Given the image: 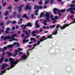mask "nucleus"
<instances>
[{
    "label": "nucleus",
    "mask_w": 75,
    "mask_h": 75,
    "mask_svg": "<svg viewBox=\"0 0 75 75\" xmlns=\"http://www.w3.org/2000/svg\"><path fill=\"white\" fill-rule=\"evenodd\" d=\"M18 50L19 51H22V50H23V49H21L20 48H18Z\"/></svg>",
    "instance_id": "49"
},
{
    "label": "nucleus",
    "mask_w": 75,
    "mask_h": 75,
    "mask_svg": "<svg viewBox=\"0 0 75 75\" xmlns=\"http://www.w3.org/2000/svg\"><path fill=\"white\" fill-rule=\"evenodd\" d=\"M6 30L7 31H10V28H9V27H8V28H6Z\"/></svg>",
    "instance_id": "43"
},
{
    "label": "nucleus",
    "mask_w": 75,
    "mask_h": 75,
    "mask_svg": "<svg viewBox=\"0 0 75 75\" xmlns=\"http://www.w3.org/2000/svg\"><path fill=\"white\" fill-rule=\"evenodd\" d=\"M25 34L27 35H30V34L28 33V31H26L25 32Z\"/></svg>",
    "instance_id": "53"
},
{
    "label": "nucleus",
    "mask_w": 75,
    "mask_h": 75,
    "mask_svg": "<svg viewBox=\"0 0 75 75\" xmlns=\"http://www.w3.org/2000/svg\"><path fill=\"white\" fill-rule=\"evenodd\" d=\"M53 18V15L52 14H51V15H50V18H51V20H52V19H53V18Z\"/></svg>",
    "instance_id": "32"
},
{
    "label": "nucleus",
    "mask_w": 75,
    "mask_h": 75,
    "mask_svg": "<svg viewBox=\"0 0 75 75\" xmlns=\"http://www.w3.org/2000/svg\"><path fill=\"white\" fill-rule=\"evenodd\" d=\"M75 4H71L70 5V7H72V8H73L74 7V6Z\"/></svg>",
    "instance_id": "39"
},
{
    "label": "nucleus",
    "mask_w": 75,
    "mask_h": 75,
    "mask_svg": "<svg viewBox=\"0 0 75 75\" xmlns=\"http://www.w3.org/2000/svg\"><path fill=\"white\" fill-rule=\"evenodd\" d=\"M70 24H71V23L70 24H69L66 23L64 25L62 26H62H61L60 29H61V30H64V29L66 28V27H67L69 26V25H70Z\"/></svg>",
    "instance_id": "3"
},
{
    "label": "nucleus",
    "mask_w": 75,
    "mask_h": 75,
    "mask_svg": "<svg viewBox=\"0 0 75 75\" xmlns=\"http://www.w3.org/2000/svg\"><path fill=\"white\" fill-rule=\"evenodd\" d=\"M12 40L13 41H18V40L16 39V38H12Z\"/></svg>",
    "instance_id": "29"
},
{
    "label": "nucleus",
    "mask_w": 75,
    "mask_h": 75,
    "mask_svg": "<svg viewBox=\"0 0 75 75\" xmlns=\"http://www.w3.org/2000/svg\"><path fill=\"white\" fill-rule=\"evenodd\" d=\"M6 40H7V37L6 36H5L4 39V41H6Z\"/></svg>",
    "instance_id": "35"
},
{
    "label": "nucleus",
    "mask_w": 75,
    "mask_h": 75,
    "mask_svg": "<svg viewBox=\"0 0 75 75\" xmlns=\"http://www.w3.org/2000/svg\"><path fill=\"white\" fill-rule=\"evenodd\" d=\"M38 10H36L35 11V16H38Z\"/></svg>",
    "instance_id": "17"
},
{
    "label": "nucleus",
    "mask_w": 75,
    "mask_h": 75,
    "mask_svg": "<svg viewBox=\"0 0 75 75\" xmlns=\"http://www.w3.org/2000/svg\"><path fill=\"white\" fill-rule=\"evenodd\" d=\"M43 16V13H41V14L40 15V17H42V16Z\"/></svg>",
    "instance_id": "44"
},
{
    "label": "nucleus",
    "mask_w": 75,
    "mask_h": 75,
    "mask_svg": "<svg viewBox=\"0 0 75 75\" xmlns=\"http://www.w3.org/2000/svg\"><path fill=\"white\" fill-rule=\"evenodd\" d=\"M40 41H38L37 42V45H39V44H40Z\"/></svg>",
    "instance_id": "47"
},
{
    "label": "nucleus",
    "mask_w": 75,
    "mask_h": 75,
    "mask_svg": "<svg viewBox=\"0 0 75 75\" xmlns=\"http://www.w3.org/2000/svg\"><path fill=\"white\" fill-rule=\"evenodd\" d=\"M38 5H35L34 6V9L35 10V8H38Z\"/></svg>",
    "instance_id": "21"
},
{
    "label": "nucleus",
    "mask_w": 75,
    "mask_h": 75,
    "mask_svg": "<svg viewBox=\"0 0 75 75\" xmlns=\"http://www.w3.org/2000/svg\"><path fill=\"white\" fill-rule=\"evenodd\" d=\"M24 35H25L24 34H21L22 37H24Z\"/></svg>",
    "instance_id": "51"
},
{
    "label": "nucleus",
    "mask_w": 75,
    "mask_h": 75,
    "mask_svg": "<svg viewBox=\"0 0 75 75\" xmlns=\"http://www.w3.org/2000/svg\"><path fill=\"white\" fill-rule=\"evenodd\" d=\"M39 4L41 5L42 4V2L41 0L40 1V2H39Z\"/></svg>",
    "instance_id": "45"
},
{
    "label": "nucleus",
    "mask_w": 75,
    "mask_h": 75,
    "mask_svg": "<svg viewBox=\"0 0 75 75\" xmlns=\"http://www.w3.org/2000/svg\"><path fill=\"white\" fill-rule=\"evenodd\" d=\"M57 19H58V16H55L54 18L52 19V21H54V20H57Z\"/></svg>",
    "instance_id": "18"
},
{
    "label": "nucleus",
    "mask_w": 75,
    "mask_h": 75,
    "mask_svg": "<svg viewBox=\"0 0 75 75\" xmlns=\"http://www.w3.org/2000/svg\"><path fill=\"white\" fill-rule=\"evenodd\" d=\"M52 35L51 34V35H49L48 36V38H50V39H52L53 38V37L52 36V35Z\"/></svg>",
    "instance_id": "12"
},
{
    "label": "nucleus",
    "mask_w": 75,
    "mask_h": 75,
    "mask_svg": "<svg viewBox=\"0 0 75 75\" xmlns=\"http://www.w3.org/2000/svg\"><path fill=\"white\" fill-rule=\"evenodd\" d=\"M7 47L8 48H12V47H13V45H12L11 44L10 45H7Z\"/></svg>",
    "instance_id": "19"
},
{
    "label": "nucleus",
    "mask_w": 75,
    "mask_h": 75,
    "mask_svg": "<svg viewBox=\"0 0 75 75\" xmlns=\"http://www.w3.org/2000/svg\"><path fill=\"white\" fill-rule=\"evenodd\" d=\"M54 2V0H51L50 1V3L51 4H52Z\"/></svg>",
    "instance_id": "46"
},
{
    "label": "nucleus",
    "mask_w": 75,
    "mask_h": 75,
    "mask_svg": "<svg viewBox=\"0 0 75 75\" xmlns=\"http://www.w3.org/2000/svg\"><path fill=\"white\" fill-rule=\"evenodd\" d=\"M17 33H18V34H20L21 33V31H17Z\"/></svg>",
    "instance_id": "57"
},
{
    "label": "nucleus",
    "mask_w": 75,
    "mask_h": 75,
    "mask_svg": "<svg viewBox=\"0 0 75 75\" xmlns=\"http://www.w3.org/2000/svg\"><path fill=\"white\" fill-rule=\"evenodd\" d=\"M18 60L16 59L15 61H14V60L13 59V58L10 57L9 59V61H10V64H11L10 67L11 68H13L14 67L16 66V64L17 63V61H18Z\"/></svg>",
    "instance_id": "1"
},
{
    "label": "nucleus",
    "mask_w": 75,
    "mask_h": 75,
    "mask_svg": "<svg viewBox=\"0 0 75 75\" xmlns=\"http://www.w3.org/2000/svg\"><path fill=\"white\" fill-rule=\"evenodd\" d=\"M70 13H71L72 14L74 13V12L72 10H71L70 11Z\"/></svg>",
    "instance_id": "50"
},
{
    "label": "nucleus",
    "mask_w": 75,
    "mask_h": 75,
    "mask_svg": "<svg viewBox=\"0 0 75 75\" xmlns=\"http://www.w3.org/2000/svg\"><path fill=\"white\" fill-rule=\"evenodd\" d=\"M3 66H5L4 67H7V64H6V63H4L2 64Z\"/></svg>",
    "instance_id": "31"
},
{
    "label": "nucleus",
    "mask_w": 75,
    "mask_h": 75,
    "mask_svg": "<svg viewBox=\"0 0 75 75\" xmlns=\"http://www.w3.org/2000/svg\"><path fill=\"white\" fill-rule=\"evenodd\" d=\"M11 38V37L8 36L7 37V39L9 40V39H10Z\"/></svg>",
    "instance_id": "42"
},
{
    "label": "nucleus",
    "mask_w": 75,
    "mask_h": 75,
    "mask_svg": "<svg viewBox=\"0 0 75 75\" xmlns=\"http://www.w3.org/2000/svg\"><path fill=\"white\" fill-rule=\"evenodd\" d=\"M61 28V25H59V24H57L55 29V31H57L58 30V28Z\"/></svg>",
    "instance_id": "7"
},
{
    "label": "nucleus",
    "mask_w": 75,
    "mask_h": 75,
    "mask_svg": "<svg viewBox=\"0 0 75 75\" xmlns=\"http://www.w3.org/2000/svg\"><path fill=\"white\" fill-rule=\"evenodd\" d=\"M23 6L24 5L22 4L18 7L19 9L18 10V11L19 13H20L21 12V10H22V8H21L23 7Z\"/></svg>",
    "instance_id": "4"
},
{
    "label": "nucleus",
    "mask_w": 75,
    "mask_h": 75,
    "mask_svg": "<svg viewBox=\"0 0 75 75\" xmlns=\"http://www.w3.org/2000/svg\"><path fill=\"white\" fill-rule=\"evenodd\" d=\"M73 17H74V15H71V16H70V18H72Z\"/></svg>",
    "instance_id": "63"
},
{
    "label": "nucleus",
    "mask_w": 75,
    "mask_h": 75,
    "mask_svg": "<svg viewBox=\"0 0 75 75\" xmlns=\"http://www.w3.org/2000/svg\"><path fill=\"white\" fill-rule=\"evenodd\" d=\"M35 24L36 28H40V26L38 25V24L37 23H35Z\"/></svg>",
    "instance_id": "14"
},
{
    "label": "nucleus",
    "mask_w": 75,
    "mask_h": 75,
    "mask_svg": "<svg viewBox=\"0 0 75 75\" xmlns=\"http://www.w3.org/2000/svg\"><path fill=\"white\" fill-rule=\"evenodd\" d=\"M29 41V40H23V43H25V42H28Z\"/></svg>",
    "instance_id": "25"
},
{
    "label": "nucleus",
    "mask_w": 75,
    "mask_h": 75,
    "mask_svg": "<svg viewBox=\"0 0 75 75\" xmlns=\"http://www.w3.org/2000/svg\"><path fill=\"white\" fill-rule=\"evenodd\" d=\"M5 33L6 34H7L8 33V31L7 30H6Z\"/></svg>",
    "instance_id": "59"
},
{
    "label": "nucleus",
    "mask_w": 75,
    "mask_h": 75,
    "mask_svg": "<svg viewBox=\"0 0 75 75\" xmlns=\"http://www.w3.org/2000/svg\"><path fill=\"white\" fill-rule=\"evenodd\" d=\"M45 40V39H41L40 40V42H42V41H44Z\"/></svg>",
    "instance_id": "38"
},
{
    "label": "nucleus",
    "mask_w": 75,
    "mask_h": 75,
    "mask_svg": "<svg viewBox=\"0 0 75 75\" xmlns=\"http://www.w3.org/2000/svg\"><path fill=\"white\" fill-rule=\"evenodd\" d=\"M18 24H19V25H20L22 23V22H18Z\"/></svg>",
    "instance_id": "56"
},
{
    "label": "nucleus",
    "mask_w": 75,
    "mask_h": 75,
    "mask_svg": "<svg viewBox=\"0 0 75 75\" xmlns=\"http://www.w3.org/2000/svg\"><path fill=\"white\" fill-rule=\"evenodd\" d=\"M57 31L56 30V31L54 32V33H52V35H57Z\"/></svg>",
    "instance_id": "27"
},
{
    "label": "nucleus",
    "mask_w": 75,
    "mask_h": 75,
    "mask_svg": "<svg viewBox=\"0 0 75 75\" xmlns=\"http://www.w3.org/2000/svg\"><path fill=\"white\" fill-rule=\"evenodd\" d=\"M57 11H58V9L57 8H55L53 9V13L55 14H57Z\"/></svg>",
    "instance_id": "9"
},
{
    "label": "nucleus",
    "mask_w": 75,
    "mask_h": 75,
    "mask_svg": "<svg viewBox=\"0 0 75 75\" xmlns=\"http://www.w3.org/2000/svg\"><path fill=\"white\" fill-rule=\"evenodd\" d=\"M16 43L17 42H14V43H13V46H15L16 45Z\"/></svg>",
    "instance_id": "60"
},
{
    "label": "nucleus",
    "mask_w": 75,
    "mask_h": 75,
    "mask_svg": "<svg viewBox=\"0 0 75 75\" xmlns=\"http://www.w3.org/2000/svg\"><path fill=\"white\" fill-rule=\"evenodd\" d=\"M50 22V21H51L50 20H48V21H47V20H45L44 21V22H45V23H47V22Z\"/></svg>",
    "instance_id": "36"
},
{
    "label": "nucleus",
    "mask_w": 75,
    "mask_h": 75,
    "mask_svg": "<svg viewBox=\"0 0 75 75\" xmlns=\"http://www.w3.org/2000/svg\"><path fill=\"white\" fill-rule=\"evenodd\" d=\"M45 17H47L46 18V20H50V13L47 12L46 14H45Z\"/></svg>",
    "instance_id": "5"
},
{
    "label": "nucleus",
    "mask_w": 75,
    "mask_h": 75,
    "mask_svg": "<svg viewBox=\"0 0 75 75\" xmlns=\"http://www.w3.org/2000/svg\"><path fill=\"white\" fill-rule=\"evenodd\" d=\"M25 10H28L30 11L31 10V6L30 5V4H27V5L25 8Z\"/></svg>",
    "instance_id": "2"
},
{
    "label": "nucleus",
    "mask_w": 75,
    "mask_h": 75,
    "mask_svg": "<svg viewBox=\"0 0 75 75\" xmlns=\"http://www.w3.org/2000/svg\"><path fill=\"white\" fill-rule=\"evenodd\" d=\"M49 3V1H45V4H47V3Z\"/></svg>",
    "instance_id": "61"
},
{
    "label": "nucleus",
    "mask_w": 75,
    "mask_h": 75,
    "mask_svg": "<svg viewBox=\"0 0 75 75\" xmlns=\"http://www.w3.org/2000/svg\"><path fill=\"white\" fill-rule=\"evenodd\" d=\"M27 16V15L26 14H24L23 16V18H25L26 17V16Z\"/></svg>",
    "instance_id": "40"
},
{
    "label": "nucleus",
    "mask_w": 75,
    "mask_h": 75,
    "mask_svg": "<svg viewBox=\"0 0 75 75\" xmlns=\"http://www.w3.org/2000/svg\"><path fill=\"white\" fill-rule=\"evenodd\" d=\"M35 40V38H31L30 39L31 41H33V40Z\"/></svg>",
    "instance_id": "28"
},
{
    "label": "nucleus",
    "mask_w": 75,
    "mask_h": 75,
    "mask_svg": "<svg viewBox=\"0 0 75 75\" xmlns=\"http://www.w3.org/2000/svg\"><path fill=\"white\" fill-rule=\"evenodd\" d=\"M11 8H12V7H11V5H10L7 8V9H8V10H11Z\"/></svg>",
    "instance_id": "22"
},
{
    "label": "nucleus",
    "mask_w": 75,
    "mask_h": 75,
    "mask_svg": "<svg viewBox=\"0 0 75 75\" xmlns=\"http://www.w3.org/2000/svg\"><path fill=\"white\" fill-rule=\"evenodd\" d=\"M5 72H6V73H7V72L5 70L2 71H1V73H2V74H4Z\"/></svg>",
    "instance_id": "24"
},
{
    "label": "nucleus",
    "mask_w": 75,
    "mask_h": 75,
    "mask_svg": "<svg viewBox=\"0 0 75 75\" xmlns=\"http://www.w3.org/2000/svg\"><path fill=\"white\" fill-rule=\"evenodd\" d=\"M5 62H8V59H5Z\"/></svg>",
    "instance_id": "55"
},
{
    "label": "nucleus",
    "mask_w": 75,
    "mask_h": 75,
    "mask_svg": "<svg viewBox=\"0 0 75 75\" xmlns=\"http://www.w3.org/2000/svg\"><path fill=\"white\" fill-rule=\"evenodd\" d=\"M27 55L26 54H23V56H21V58L23 59H25L27 58Z\"/></svg>",
    "instance_id": "8"
},
{
    "label": "nucleus",
    "mask_w": 75,
    "mask_h": 75,
    "mask_svg": "<svg viewBox=\"0 0 75 75\" xmlns=\"http://www.w3.org/2000/svg\"><path fill=\"white\" fill-rule=\"evenodd\" d=\"M5 68H6V67H2L1 68V70H3L4 69H5Z\"/></svg>",
    "instance_id": "54"
},
{
    "label": "nucleus",
    "mask_w": 75,
    "mask_h": 75,
    "mask_svg": "<svg viewBox=\"0 0 75 75\" xmlns=\"http://www.w3.org/2000/svg\"><path fill=\"white\" fill-rule=\"evenodd\" d=\"M27 27H31L32 26V24L31 23L29 22L27 24Z\"/></svg>",
    "instance_id": "13"
},
{
    "label": "nucleus",
    "mask_w": 75,
    "mask_h": 75,
    "mask_svg": "<svg viewBox=\"0 0 75 75\" xmlns=\"http://www.w3.org/2000/svg\"><path fill=\"white\" fill-rule=\"evenodd\" d=\"M23 59H20L19 60H18V61H17V63L16 64V65H17V64H18V63L20 61V62H23V61H24Z\"/></svg>",
    "instance_id": "11"
},
{
    "label": "nucleus",
    "mask_w": 75,
    "mask_h": 75,
    "mask_svg": "<svg viewBox=\"0 0 75 75\" xmlns=\"http://www.w3.org/2000/svg\"><path fill=\"white\" fill-rule=\"evenodd\" d=\"M57 13L58 14H59V13H60V11L59 9L57 10Z\"/></svg>",
    "instance_id": "64"
},
{
    "label": "nucleus",
    "mask_w": 75,
    "mask_h": 75,
    "mask_svg": "<svg viewBox=\"0 0 75 75\" xmlns=\"http://www.w3.org/2000/svg\"><path fill=\"white\" fill-rule=\"evenodd\" d=\"M19 27V26H18V25H16V28L17 29V28H18Z\"/></svg>",
    "instance_id": "62"
},
{
    "label": "nucleus",
    "mask_w": 75,
    "mask_h": 75,
    "mask_svg": "<svg viewBox=\"0 0 75 75\" xmlns=\"http://www.w3.org/2000/svg\"><path fill=\"white\" fill-rule=\"evenodd\" d=\"M16 45L18 47H20V45H19V43H18V42L16 43Z\"/></svg>",
    "instance_id": "52"
},
{
    "label": "nucleus",
    "mask_w": 75,
    "mask_h": 75,
    "mask_svg": "<svg viewBox=\"0 0 75 75\" xmlns=\"http://www.w3.org/2000/svg\"><path fill=\"white\" fill-rule=\"evenodd\" d=\"M16 17H17V18H21V15L18 14L17 15Z\"/></svg>",
    "instance_id": "26"
},
{
    "label": "nucleus",
    "mask_w": 75,
    "mask_h": 75,
    "mask_svg": "<svg viewBox=\"0 0 75 75\" xmlns=\"http://www.w3.org/2000/svg\"><path fill=\"white\" fill-rule=\"evenodd\" d=\"M13 13L14 15H16V14H17V12L15 11L13 12Z\"/></svg>",
    "instance_id": "58"
},
{
    "label": "nucleus",
    "mask_w": 75,
    "mask_h": 75,
    "mask_svg": "<svg viewBox=\"0 0 75 75\" xmlns=\"http://www.w3.org/2000/svg\"><path fill=\"white\" fill-rule=\"evenodd\" d=\"M39 32L36 31H33L32 33V35H33L35 33H38Z\"/></svg>",
    "instance_id": "16"
},
{
    "label": "nucleus",
    "mask_w": 75,
    "mask_h": 75,
    "mask_svg": "<svg viewBox=\"0 0 75 75\" xmlns=\"http://www.w3.org/2000/svg\"><path fill=\"white\" fill-rule=\"evenodd\" d=\"M11 23V21H9L8 22H7L6 23V25H8V24H10Z\"/></svg>",
    "instance_id": "33"
},
{
    "label": "nucleus",
    "mask_w": 75,
    "mask_h": 75,
    "mask_svg": "<svg viewBox=\"0 0 75 75\" xmlns=\"http://www.w3.org/2000/svg\"><path fill=\"white\" fill-rule=\"evenodd\" d=\"M7 47H4L3 48V49L1 48H0V51H1V52H4L5 50H7Z\"/></svg>",
    "instance_id": "6"
},
{
    "label": "nucleus",
    "mask_w": 75,
    "mask_h": 75,
    "mask_svg": "<svg viewBox=\"0 0 75 75\" xmlns=\"http://www.w3.org/2000/svg\"><path fill=\"white\" fill-rule=\"evenodd\" d=\"M66 9H62L60 11V13H64L65 12Z\"/></svg>",
    "instance_id": "15"
},
{
    "label": "nucleus",
    "mask_w": 75,
    "mask_h": 75,
    "mask_svg": "<svg viewBox=\"0 0 75 75\" xmlns=\"http://www.w3.org/2000/svg\"><path fill=\"white\" fill-rule=\"evenodd\" d=\"M7 54H8V57H11V56H12V55H13V54L11 53V52H7Z\"/></svg>",
    "instance_id": "10"
},
{
    "label": "nucleus",
    "mask_w": 75,
    "mask_h": 75,
    "mask_svg": "<svg viewBox=\"0 0 75 75\" xmlns=\"http://www.w3.org/2000/svg\"><path fill=\"white\" fill-rule=\"evenodd\" d=\"M55 27V25H52V26H50V28H54Z\"/></svg>",
    "instance_id": "23"
},
{
    "label": "nucleus",
    "mask_w": 75,
    "mask_h": 75,
    "mask_svg": "<svg viewBox=\"0 0 75 75\" xmlns=\"http://www.w3.org/2000/svg\"><path fill=\"white\" fill-rule=\"evenodd\" d=\"M42 6H39L38 7V9H42Z\"/></svg>",
    "instance_id": "48"
},
{
    "label": "nucleus",
    "mask_w": 75,
    "mask_h": 75,
    "mask_svg": "<svg viewBox=\"0 0 75 75\" xmlns=\"http://www.w3.org/2000/svg\"><path fill=\"white\" fill-rule=\"evenodd\" d=\"M8 14V11H7L5 13V16H7Z\"/></svg>",
    "instance_id": "20"
},
{
    "label": "nucleus",
    "mask_w": 75,
    "mask_h": 75,
    "mask_svg": "<svg viewBox=\"0 0 75 75\" xmlns=\"http://www.w3.org/2000/svg\"><path fill=\"white\" fill-rule=\"evenodd\" d=\"M4 25V22H2L0 24V26H3V25Z\"/></svg>",
    "instance_id": "30"
},
{
    "label": "nucleus",
    "mask_w": 75,
    "mask_h": 75,
    "mask_svg": "<svg viewBox=\"0 0 75 75\" xmlns=\"http://www.w3.org/2000/svg\"><path fill=\"white\" fill-rule=\"evenodd\" d=\"M9 67V68H8L7 69H6L5 70L6 71H7V70H10V69H11V67Z\"/></svg>",
    "instance_id": "41"
},
{
    "label": "nucleus",
    "mask_w": 75,
    "mask_h": 75,
    "mask_svg": "<svg viewBox=\"0 0 75 75\" xmlns=\"http://www.w3.org/2000/svg\"><path fill=\"white\" fill-rule=\"evenodd\" d=\"M6 5V2H5L3 4V7H4Z\"/></svg>",
    "instance_id": "37"
},
{
    "label": "nucleus",
    "mask_w": 75,
    "mask_h": 75,
    "mask_svg": "<svg viewBox=\"0 0 75 75\" xmlns=\"http://www.w3.org/2000/svg\"><path fill=\"white\" fill-rule=\"evenodd\" d=\"M16 23V21H13L11 22V23L12 24H15Z\"/></svg>",
    "instance_id": "34"
}]
</instances>
